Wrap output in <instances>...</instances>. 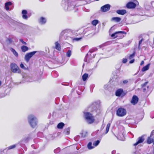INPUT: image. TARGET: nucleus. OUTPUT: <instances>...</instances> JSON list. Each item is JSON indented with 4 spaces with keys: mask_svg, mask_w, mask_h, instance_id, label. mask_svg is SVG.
<instances>
[{
    "mask_svg": "<svg viewBox=\"0 0 154 154\" xmlns=\"http://www.w3.org/2000/svg\"><path fill=\"white\" fill-rule=\"evenodd\" d=\"M28 122L31 126L35 128L37 125L38 121L36 117L33 115H30L28 117Z\"/></svg>",
    "mask_w": 154,
    "mask_h": 154,
    "instance_id": "nucleus-1",
    "label": "nucleus"
},
{
    "mask_svg": "<svg viewBox=\"0 0 154 154\" xmlns=\"http://www.w3.org/2000/svg\"><path fill=\"white\" fill-rule=\"evenodd\" d=\"M84 116L88 123L91 124L94 122V119L91 114L86 112L84 113Z\"/></svg>",
    "mask_w": 154,
    "mask_h": 154,
    "instance_id": "nucleus-2",
    "label": "nucleus"
},
{
    "mask_svg": "<svg viewBox=\"0 0 154 154\" xmlns=\"http://www.w3.org/2000/svg\"><path fill=\"white\" fill-rule=\"evenodd\" d=\"M11 69V71L14 73H20L21 71L17 65L13 63L11 64L10 65Z\"/></svg>",
    "mask_w": 154,
    "mask_h": 154,
    "instance_id": "nucleus-3",
    "label": "nucleus"
},
{
    "mask_svg": "<svg viewBox=\"0 0 154 154\" xmlns=\"http://www.w3.org/2000/svg\"><path fill=\"white\" fill-rule=\"evenodd\" d=\"M126 114V111L125 109L122 108H119L116 112V115L122 117Z\"/></svg>",
    "mask_w": 154,
    "mask_h": 154,
    "instance_id": "nucleus-4",
    "label": "nucleus"
},
{
    "mask_svg": "<svg viewBox=\"0 0 154 154\" xmlns=\"http://www.w3.org/2000/svg\"><path fill=\"white\" fill-rule=\"evenodd\" d=\"M138 4V2L136 0H134L133 2H130L128 3L126 7L129 8H135L136 5Z\"/></svg>",
    "mask_w": 154,
    "mask_h": 154,
    "instance_id": "nucleus-5",
    "label": "nucleus"
},
{
    "mask_svg": "<svg viewBox=\"0 0 154 154\" xmlns=\"http://www.w3.org/2000/svg\"><path fill=\"white\" fill-rule=\"evenodd\" d=\"M37 51H33L27 53L25 55L24 59L27 62H28L30 58L32 57L36 53Z\"/></svg>",
    "mask_w": 154,
    "mask_h": 154,
    "instance_id": "nucleus-6",
    "label": "nucleus"
},
{
    "mask_svg": "<svg viewBox=\"0 0 154 154\" xmlns=\"http://www.w3.org/2000/svg\"><path fill=\"white\" fill-rule=\"evenodd\" d=\"M87 31V29H85L84 30H81L80 32H79V34L80 35H81V37L80 38H74L73 39V40L74 41H79L81 40L82 39L83 37L84 36V35L85 34V32Z\"/></svg>",
    "mask_w": 154,
    "mask_h": 154,
    "instance_id": "nucleus-7",
    "label": "nucleus"
},
{
    "mask_svg": "<svg viewBox=\"0 0 154 154\" xmlns=\"http://www.w3.org/2000/svg\"><path fill=\"white\" fill-rule=\"evenodd\" d=\"M148 82H146L144 84L142 85L143 88V91L144 92H148L149 91V86L147 85Z\"/></svg>",
    "mask_w": 154,
    "mask_h": 154,
    "instance_id": "nucleus-8",
    "label": "nucleus"
},
{
    "mask_svg": "<svg viewBox=\"0 0 154 154\" xmlns=\"http://www.w3.org/2000/svg\"><path fill=\"white\" fill-rule=\"evenodd\" d=\"M110 8V6L109 4H106L102 6L101 10L103 12H106L109 10Z\"/></svg>",
    "mask_w": 154,
    "mask_h": 154,
    "instance_id": "nucleus-9",
    "label": "nucleus"
},
{
    "mask_svg": "<svg viewBox=\"0 0 154 154\" xmlns=\"http://www.w3.org/2000/svg\"><path fill=\"white\" fill-rule=\"evenodd\" d=\"M138 101V98L137 97L136 95H134L132 98L131 103L132 104L135 105L137 103Z\"/></svg>",
    "mask_w": 154,
    "mask_h": 154,
    "instance_id": "nucleus-10",
    "label": "nucleus"
},
{
    "mask_svg": "<svg viewBox=\"0 0 154 154\" xmlns=\"http://www.w3.org/2000/svg\"><path fill=\"white\" fill-rule=\"evenodd\" d=\"M68 9L69 10H71L73 9L75 7V4L73 1H72L71 3L68 2Z\"/></svg>",
    "mask_w": 154,
    "mask_h": 154,
    "instance_id": "nucleus-11",
    "label": "nucleus"
},
{
    "mask_svg": "<svg viewBox=\"0 0 154 154\" xmlns=\"http://www.w3.org/2000/svg\"><path fill=\"white\" fill-rule=\"evenodd\" d=\"M144 140V138L143 136H141L139 137L138 138L137 141L134 144V146H136L138 144L143 143Z\"/></svg>",
    "mask_w": 154,
    "mask_h": 154,
    "instance_id": "nucleus-12",
    "label": "nucleus"
},
{
    "mask_svg": "<svg viewBox=\"0 0 154 154\" xmlns=\"http://www.w3.org/2000/svg\"><path fill=\"white\" fill-rule=\"evenodd\" d=\"M154 134V130L152 131L151 133L150 137H149L148 138L147 143L148 144H150L153 142V139L152 138H151V137L152 135H153Z\"/></svg>",
    "mask_w": 154,
    "mask_h": 154,
    "instance_id": "nucleus-13",
    "label": "nucleus"
},
{
    "mask_svg": "<svg viewBox=\"0 0 154 154\" xmlns=\"http://www.w3.org/2000/svg\"><path fill=\"white\" fill-rule=\"evenodd\" d=\"M125 32L124 31H118V32H115L112 34L111 35V37H115V38L119 36V34H122L124 33H125Z\"/></svg>",
    "mask_w": 154,
    "mask_h": 154,
    "instance_id": "nucleus-14",
    "label": "nucleus"
},
{
    "mask_svg": "<svg viewBox=\"0 0 154 154\" xmlns=\"http://www.w3.org/2000/svg\"><path fill=\"white\" fill-rule=\"evenodd\" d=\"M46 19L43 17H41L38 20L39 23L42 25L46 23Z\"/></svg>",
    "mask_w": 154,
    "mask_h": 154,
    "instance_id": "nucleus-15",
    "label": "nucleus"
},
{
    "mask_svg": "<svg viewBox=\"0 0 154 154\" xmlns=\"http://www.w3.org/2000/svg\"><path fill=\"white\" fill-rule=\"evenodd\" d=\"M55 48L58 51H60L61 50V47L60 44L58 41L55 43Z\"/></svg>",
    "mask_w": 154,
    "mask_h": 154,
    "instance_id": "nucleus-16",
    "label": "nucleus"
},
{
    "mask_svg": "<svg viewBox=\"0 0 154 154\" xmlns=\"http://www.w3.org/2000/svg\"><path fill=\"white\" fill-rule=\"evenodd\" d=\"M22 17L23 19L26 20L28 18V17L26 15L27 14V11L26 10L22 11Z\"/></svg>",
    "mask_w": 154,
    "mask_h": 154,
    "instance_id": "nucleus-17",
    "label": "nucleus"
},
{
    "mask_svg": "<svg viewBox=\"0 0 154 154\" xmlns=\"http://www.w3.org/2000/svg\"><path fill=\"white\" fill-rule=\"evenodd\" d=\"M116 12L119 14L123 15L126 13V11L125 10H118L116 11Z\"/></svg>",
    "mask_w": 154,
    "mask_h": 154,
    "instance_id": "nucleus-18",
    "label": "nucleus"
},
{
    "mask_svg": "<svg viewBox=\"0 0 154 154\" xmlns=\"http://www.w3.org/2000/svg\"><path fill=\"white\" fill-rule=\"evenodd\" d=\"M123 90L121 89H119L117 90L116 92V95L117 96H120L122 93Z\"/></svg>",
    "mask_w": 154,
    "mask_h": 154,
    "instance_id": "nucleus-19",
    "label": "nucleus"
},
{
    "mask_svg": "<svg viewBox=\"0 0 154 154\" xmlns=\"http://www.w3.org/2000/svg\"><path fill=\"white\" fill-rule=\"evenodd\" d=\"M12 5V3L11 2H8L5 3V8L6 10L8 11L9 10V6H10Z\"/></svg>",
    "mask_w": 154,
    "mask_h": 154,
    "instance_id": "nucleus-20",
    "label": "nucleus"
},
{
    "mask_svg": "<svg viewBox=\"0 0 154 154\" xmlns=\"http://www.w3.org/2000/svg\"><path fill=\"white\" fill-rule=\"evenodd\" d=\"M21 49L23 52H25L29 50V48L23 45L21 47Z\"/></svg>",
    "mask_w": 154,
    "mask_h": 154,
    "instance_id": "nucleus-21",
    "label": "nucleus"
},
{
    "mask_svg": "<svg viewBox=\"0 0 154 154\" xmlns=\"http://www.w3.org/2000/svg\"><path fill=\"white\" fill-rule=\"evenodd\" d=\"M121 19L119 17H113L112 19V20L116 22H120Z\"/></svg>",
    "mask_w": 154,
    "mask_h": 154,
    "instance_id": "nucleus-22",
    "label": "nucleus"
},
{
    "mask_svg": "<svg viewBox=\"0 0 154 154\" xmlns=\"http://www.w3.org/2000/svg\"><path fill=\"white\" fill-rule=\"evenodd\" d=\"M150 64L149 63V64H148L147 65H146V66H145L143 67L142 69V71L143 72H144V71H146L148 70L149 68V66H150Z\"/></svg>",
    "mask_w": 154,
    "mask_h": 154,
    "instance_id": "nucleus-23",
    "label": "nucleus"
},
{
    "mask_svg": "<svg viewBox=\"0 0 154 154\" xmlns=\"http://www.w3.org/2000/svg\"><path fill=\"white\" fill-rule=\"evenodd\" d=\"M92 143L91 142H89L87 145V147L88 149L90 150L93 149L94 148V147L92 145Z\"/></svg>",
    "mask_w": 154,
    "mask_h": 154,
    "instance_id": "nucleus-24",
    "label": "nucleus"
},
{
    "mask_svg": "<svg viewBox=\"0 0 154 154\" xmlns=\"http://www.w3.org/2000/svg\"><path fill=\"white\" fill-rule=\"evenodd\" d=\"M28 139L29 138L28 137L25 138L20 141L19 142V143L20 145H21L23 142L24 143H26L28 141Z\"/></svg>",
    "mask_w": 154,
    "mask_h": 154,
    "instance_id": "nucleus-25",
    "label": "nucleus"
},
{
    "mask_svg": "<svg viewBox=\"0 0 154 154\" xmlns=\"http://www.w3.org/2000/svg\"><path fill=\"white\" fill-rule=\"evenodd\" d=\"M17 144H14L10 146L7 147L6 149V150H9L12 149H13L15 148Z\"/></svg>",
    "mask_w": 154,
    "mask_h": 154,
    "instance_id": "nucleus-26",
    "label": "nucleus"
},
{
    "mask_svg": "<svg viewBox=\"0 0 154 154\" xmlns=\"http://www.w3.org/2000/svg\"><path fill=\"white\" fill-rule=\"evenodd\" d=\"M80 134L82 137H85L87 135L88 133L86 131H83L80 133Z\"/></svg>",
    "mask_w": 154,
    "mask_h": 154,
    "instance_id": "nucleus-27",
    "label": "nucleus"
},
{
    "mask_svg": "<svg viewBox=\"0 0 154 154\" xmlns=\"http://www.w3.org/2000/svg\"><path fill=\"white\" fill-rule=\"evenodd\" d=\"M64 125V124L63 122L59 123L57 125V128L59 129H62Z\"/></svg>",
    "mask_w": 154,
    "mask_h": 154,
    "instance_id": "nucleus-28",
    "label": "nucleus"
},
{
    "mask_svg": "<svg viewBox=\"0 0 154 154\" xmlns=\"http://www.w3.org/2000/svg\"><path fill=\"white\" fill-rule=\"evenodd\" d=\"M11 50L15 56L16 57H17L18 56V54L15 50L12 48H11Z\"/></svg>",
    "mask_w": 154,
    "mask_h": 154,
    "instance_id": "nucleus-29",
    "label": "nucleus"
},
{
    "mask_svg": "<svg viewBox=\"0 0 154 154\" xmlns=\"http://www.w3.org/2000/svg\"><path fill=\"white\" fill-rule=\"evenodd\" d=\"M70 130L69 128H67L66 129L64 132L65 134L66 135H68L69 134Z\"/></svg>",
    "mask_w": 154,
    "mask_h": 154,
    "instance_id": "nucleus-30",
    "label": "nucleus"
},
{
    "mask_svg": "<svg viewBox=\"0 0 154 154\" xmlns=\"http://www.w3.org/2000/svg\"><path fill=\"white\" fill-rule=\"evenodd\" d=\"M100 140H97V141H94L93 143V145L94 146H97L99 143H100Z\"/></svg>",
    "mask_w": 154,
    "mask_h": 154,
    "instance_id": "nucleus-31",
    "label": "nucleus"
},
{
    "mask_svg": "<svg viewBox=\"0 0 154 154\" xmlns=\"http://www.w3.org/2000/svg\"><path fill=\"white\" fill-rule=\"evenodd\" d=\"M88 74L87 73L84 74L82 76V79L84 81H85L88 77Z\"/></svg>",
    "mask_w": 154,
    "mask_h": 154,
    "instance_id": "nucleus-32",
    "label": "nucleus"
},
{
    "mask_svg": "<svg viewBox=\"0 0 154 154\" xmlns=\"http://www.w3.org/2000/svg\"><path fill=\"white\" fill-rule=\"evenodd\" d=\"M72 54V51L70 50H69L66 53V55L68 57H70Z\"/></svg>",
    "mask_w": 154,
    "mask_h": 154,
    "instance_id": "nucleus-33",
    "label": "nucleus"
},
{
    "mask_svg": "<svg viewBox=\"0 0 154 154\" xmlns=\"http://www.w3.org/2000/svg\"><path fill=\"white\" fill-rule=\"evenodd\" d=\"M110 125V123H108L107 125L106 130V134H107L109 131Z\"/></svg>",
    "mask_w": 154,
    "mask_h": 154,
    "instance_id": "nucleus-34",
    "label": "nucleus"
},
{
    "mask_svg": "<svg viewBox=\"0 0 154 154\" xmlns=\"http://www.w3.org/2000/svg\"><path fill=\"white\" fill-rule=\"evenodd\" d=\"M98 23V21L97 20H94L92 22V24L94 26H96Z\"/></svg>",
    "mask_w": 154,
    "mask_h": 154,
    "instance_id": "nucleus-35",
    "label": "nucleus"
},
{
    "mask_svg": "<svg viewBox=\"0 0 154 154\" xmlns=\"http://www.w3.org/2000/svg\"><path fill=\"white\" fill-rule=\"evenodd\" d=\"M118 137L119 138H120V140H122V139H123L124 136L122 133H119Z\"/></svg>",
    "mask_w": 154,
    "mask_h": 154,
    "instance_id": "nucleus-36",
    "label": "nucleus"
},
{
    "mask_svg": "<svg viewBox=\"0 0 154 154\" xmlns=\"http://www.w3.org/2000/svg\"><path fill=\"white\" fill-rule=\"evenodd\" d=\"M20 67L22 69L25 70H27L28 69V68L27 67H25L22 63H21L20 64Z\"/></svg>",
    "mask_w": 154,
    "mask_h": 154,
    "instance_id": "nucleus-37",
    "label": "nucleus"
},
{
    "mask_svg": "<svg viewBox=\"0 0 154 154\" xmlns=\"http://www.w3.org/2000/svg\"><path fill=\"white\" fill-rule=\"evenodd\" d=\"M135 56V53H133L132 54H131L129 57V59H131L133 58Z\"/></svg>",
    "mask_w": 154,
    "mask_h": 154,
    "instance_id": "nucleus-38",
    "label": "nucleus"
},
{
    "mask_svg": "<svg viewBox=\"0 0 154 154\" xmlns=\"http://www.w3.org/2000/svg\"><path fill=\"white\" fill-rule=\"evenodd\" d=\"M67 32L66 30H64L63 31L60 33V36H63L65 33H66Z\"/></svg>",
    "mask_w": 154,
    "mask_h": 154,
    "instance_id": "nucleus-39",
    "label": "nucleus"
},
{
    "mask_svg": "<svg viewBox=\"0 0 154 154\" xmlns=\"http://www.w3.org/2000/svg\"><path fill=\"white\" fill-rule=\"evenodd\" d=\"M60 151V149L59 148H58L54 150V152L55 153H57L59 152Z\"/></svg>",
    "mask_w": 154,
    "mask_h": 154,
    "instance_id": "nucleus-40",
    "label": "nucleus"
},
{
    "mask_svg": "<svg viewBox=\"0 0 154 154\" xmlns=\"http://www.w3.org/2000/svg\"><path fill=\"white\" fill-rule=\"evenodd\" d=\"M20 41L24 45H26V43L23 41V39H20Z\"/></svg>",
    "mask_w": 154,
    "mask_h": 154,
    "instance_id": "nucleus-41",
    "label": "nucleus"
},
{
    "mask_svg": "<svg viewBox=\"0 0 154 154\" xmlns=\"http://www.w3.org/2000/svg\"><path fill=\"white\" fill-rule=\"evenodd\" d=\"M97 50V48H94L93 49H92L89 51L91 52H93L96 51Z\"/></svg>",
    "mask_w": 154,
    "mask_h": 154,
    "instance_id": "nucleus-42",
    "label": "nucleus"
},
{
    "mask_svg": "<svg viewBox=\"0 0 154 154\" xmlns=\"http://www.w3.org/2000/svg\"><path fill=\"white\" fill-rule=\"evenodd\" d=\"M127 61V60L126 59H124L122 60V62L124 63H126Z\"/></svg>",
    "mask_w": 154,
    "mask_h": 154,
    "instance_id": "nucleus-43",
    "label": "nucleus"
},
{
    "mask_svg": "<svg viewBox=\"0 0 154 154\" xmlns=\"http://www.w3.org/2000/svg\"><path fill=\"white\" fill-rule=\"evenodd\" d=\"M128 81L127 80H124L123 81V82L124 84H126L128 83Z\"/></svg>",
    "mask_w": 154,
    "mask_h": 154,
    "instance_id": "nucleus-44",
    "label": "nucleus"
},
{
    "mask_svg": "<svg viewBox=\"0 0 154 154\" xmlns=\"http://www.w3.org/2000/svg\"><path fill=\"white\" fill-rule=\"evenodd\" d=\"M134 59L130 61L129 63H132L134 62Z\"/></svg>",
    "mask_w": 154,
    "mask_h": 154,
    "instance_id": "nucleus-45",
    "label": "nucleus"
},
{
    "mask_svg": "<svg viewBox=\"0 0 154 154\" xmlns=\"http://www.w3.org/2000/svg\"><path fill=\"white\" fill-rule=\"evenodd\" d=\"M116 151L115 150H113L111 152V154H116Z\"/></svg>",
    "mask_w": 154,
    "mask_h": 154,
    "instance_id": "nucleus-46",
    "label": "nucleus"
},
{
    "mask_svg": "<svg viewBox=\"0 0 154 154\" xmlns=\"http://www.w3.org/2000/svg\"><path fill=\"white\" fill-rule=\"evenodd\" d=\"M142 41H143V39H141V40H140V41L139 42V46H140V45L141 44V43H142Z\"/></svg>",
    "mask_w": 154,
    "mask_h": 154,
    "instance_id": "nucleus-47",
    "label": "nucleus"
},
{
    "mask_svg": "<svg viewBox=\"0 0 154 154\" xmlns=\"http://www.w3.org/2000/svg\"><path fill=\"white\" fill-rule=\"evenodd\" d=\"M144 64V62L143 61H142L140 63V66H142L143 64Z\"/></svg>",
    "mask_w": 154,
    "mask_h": 154,
    "instance_id": "nucleus-48",
    "label": "nucleus"
},
{
    "mask_svg": "<svg viewBox=\"0 0 154 154\" xmlns=\"http://www.w3.org/2000/svg\"><path fill=\"white\" fill-rule=\"evenodd\" d=\"M151 5L154 8V2H151Z\"/></svg>",
    "mask_w": 154,
    "mask_h": 154,
    "instance_id": "nucleus-49",
    "label": "nucleus"
},
{
    "mask_svg": "<svg viewBox=\"0 0 154 154\" xmlns=\"http://www.w3.org/2000/svg\"><path fill=\"white\" fill-rule=\"evenodd\" d=\"M8 41H9L10 43H11L12 42V40L11 39H8Z\"/></svg>",
    "mask_w": 154,
    "mask_h": 154,
    "instance_id": "nucleus-50",
    "label": "nucleus"
},
{
    "mask_svg": "<svg viewBox=\"0 0 154 154\" xmlns=\"http://www.w3.org/2000/svg\"><path fill=\"white\" fill-rule=\"evenodd\" d=\"M2 84V82L1 81H0V86Z\"/></svg>",
    "mask_w": 154,
    "mask_h": 154,
    "instance_id": "nucleus-51",
    "label": "nucleus"
},
{
    "mask_svg": "<svg viewBox=\"0 0 154 154\" xmlns=\"http://www.w3.org/2000/svg\"><path fill=\"white\" fill-rule=\"evenodd\" d=\"M153 152L154 153V149H153Z\"/></svg>",
    "mask_w": 154,
    "mask_h": 154,
    "instance_id": "nucleus-52",
    "label": "nucleus"
},
{
    "mask_svg": "<svg viewBox=\"0 0 154 154\" xmlns=\"http://www.w3.org/2000/svg\"><path fill=\"white\" fill-rule=\"evenodd\" d=\"M123 36L122 35V36H121V37H123Z\"/></svg>",
    "mask_w": 154,
    "mask_h": 154,
    "instance_id": "nucleus-53",
    "label": "nucleus"
},
{
    "mask_svg": "<svg viewBox=\"0 0 154 154\" xmlns=\"http://www.w3.org/2000/svg\"><path fill=\"white\" fill-rule=\"evenodd\" d=\"M116 154H119V153H117Z\"/></svg>",
    "mask_w": 154,
    "mask_h": 154,
    "instance_id": "nucleus-54",
    "label": "nucleus"
}]
</instances>
